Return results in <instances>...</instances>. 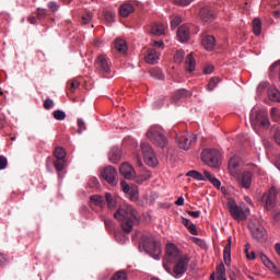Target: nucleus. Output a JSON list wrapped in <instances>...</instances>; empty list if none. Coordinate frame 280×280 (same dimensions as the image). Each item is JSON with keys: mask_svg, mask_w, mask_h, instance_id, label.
Wrapping results in <instances>:
<instances>
[{"mask_svg": "<svg viewBox=\"0 0 280 280\" xmlns=\"http://www.w3.org/2000/svg\"><path fill=\"white\" fill-rule=\"evenodd\" d=\"M190 257L182 253L178 247L173 244H166V255H164V270L175 278H182L188 270Z\"/></svg>", "mask_w": 280, "mask_h": 280, "instance_id": "obj_1", "label": "nucleus"}, {"mask_svg": "<svg viewBox=\"0 0 280 280\" xmlns=\"http://www.w3.org/2000/svg\"><path fill=\"white\" fill-rule=\"evenodd\" d=\"M114 217L121 222V228L126 233L131 232L139 220L137 210L130 205L121 206Z\"/></svg>", "mask_w": 280, "mask_h": 280, "instance_id": "obj_2", "label": "nucleus"}, {"mask_svg": "<svg viewBox=\"0 0 280 280\" xmlns=\"http://www.w3.org/2000/svg\"><path fill=\"white\" fill-rule=\"evenodd\" d=\"M141 246L153 259H160L162 253L161 244L152 235H143L140 242Z\"/></svg>", "mask_w": 280, "mask_h": 280, "instance_id": "obj_3", "label": "nucleus"}, {"mask_svg": "<svg viewBox=\"0 0 280 280\" xmlns=\"http://www.w3.org/2000/svg\"><path fill=\"white\" fill-rule=\"evenodd\" d=\"M249 120L255 131H257L258 128L268 129L270 127L268 114L264 110L252 109Z\"/></svg>", "mask_w": 280, "mask_h": 280, "instance_id": "obj_4", "label": "nucleus"}, {"mask_svg": "<svg viewBox=\"0 0 280 280\" xmlns=\"http://www.w3.org/2000/svg\"><path fill=\"white\" fill-rule=\"evenodd\" d=\"M147 137L152 141L158 148L164 149L167 145V138L163 135V129L160 126H153L147 132Z\"/></svg>", "mask_w": 280, "mask_h": 280, "instance_id": "obj_5", "label": "nucleus"}, {"mask_svg": "<svg viewBox=\"0 0 280 280\" xmlns=\"http://www.w3.org/2000/svg\"><path fill=\"white\" fill-rule=\"evenodd\" d=\"M201 160L208 166L218 168L221 165V153L218 150H203L201 152Z\"/></svg>", "mask_w": 280, "mask_h": 280, "instance_id": "obj_6", "label": "nucleus"}, {"mask_svg": "<svg viewBox=\"0 0 280 280\" xmlns=\"http://www.w3.org/2000/svg\"><path fill=\"white\" fill-rule=\"evenodd\" d=\"M96 71L100 75L104 78H109L110 70V60L106 55H100L95 62Z\"/></svg>", "mask_w": 280, "mask_h": 280, "instance_id": "obj_7", "label": "nucleus"}, {"mask_svg": "<svg viewBox=\"0 0 280 280\" xmlns=\"http://www.w3.org/2000/svg\"><path fill=\"white\" fill-rule=\"evenodd\" d=\"M228 210L231 214V217L236 220V221H245L247 220V214L245 210L237 206L236 201L234 199H229L228 200Z\"/></svg>", "mask_w": 280, "mask_h": 280, "instance_id": "obj_8", "label": "nucleus"}, {"mask_svg": "<svg viewBox=\"0 0 280 280\" xmlns=\"http://www.w3.org/2000/svg\"><path fill=\"white\" fill-rule=\"evenodd\" d=\"M141 149H142V154L144 156L145 163L151 167L156 166L159 164V161L156 159V155H155L152 147L147 142H142Z\"/></svg>", "mask_w": 280, "mask_h": 280, "instance_id": "obj_9", "label": "nucleus"}, {"mask_svg": "<svg viewBox=\"0 0 280 280\" xmlns=\"http://www.w3.org/2000/svg\"><path fill=\"white\" fill-rule=\"evenodd\" d=\"M175 142H177V147L179 149H183L184 151H187L190 149L192 144L197 142V136L196 135H183V136H177L175 138Z\"/></svg>", "mask_w": 280, "mask_h": 280, "instance_id": "obj_10", "label": "nucleus"}, {"mask_svg": "<svg viewBox=\"0 0 280 280\" xmlns=\"http://www.w3.org/2000/svg\"><path fill=\"white\" fill-rule=\"evenodd\" d=\"M261 201L265 210L272 211L277 207V191L275 189H270L265 192L261 197Z\"/></svg>", "mask_w": 280, "mask_h": 280, "instance_id": "obj_11", "label": "nucleus"}, {"mask_svg": "<svg viewBox=\"0 0 280 280\" xmlns=\"http://www.w3.org/2000/svg\"><path fill=\"white\" fill-rule=\"evenodd\" d=\"M249 230L254 240H256L257 242H267L268 233L262 225H256L255 223H250Z\"/></svg>", "mask_w": 280, "mask_h": 280, "instance_id": "obj_12", "label": "nucleus"}, {"mask_svg": "<svg viewBox=\"0 0 280 280\" xmlns=\"http://www.w3.org/2000/svg\"><path fill=\"white\" fill-rule=\"evenodd\" d=\"M102 178L105 179L112 186L118 184V173L115 167L107 166L101 172Z\"/></svg>", "mask_w": 280, "mask_h": 280, "instance_id": "obj_13", "label": "nucleus"}, {"mask_svg": "<svg viewBox=\"0 0 280 280\" xmlns=\"http://www.w3.org/2000/svg\"><path fill=\"white\" fill-rule=\"evenodd\" d=\"M253 183V173L243 172L238 177V185L245 189H249Z\"/></svg>", "mask_w": 280, "mask_h": 280, "instance_id": "obj_14", "label": "nucleus"}, {"mask_svg": "<svg viewBox=\"0 0 280 280\" xmlns=\"http://www.w3.org/2000/svg\"><path fill=\"white\" fill-rule=\"evenodd\" d=\"M199 18L205 23H212L215 20L214 13L209 8H201Z\"/></svg>", "mask_w": 280, "mask_h": 280, "instance_id": "obj_15", "label": "nucleus"}, {"mask_svg": "<svg viewBox=\"0 0 280 280\" xmlns=\"http://www.w3.org/2000/svg\"><path fill=\"white\" fill-rule=\"evenodd\" d=\"M217 39L213 35H206L201 39V45L207 51H212L215 47Z\"/></svg>", "mask_w": 280, "mask_h": 280, "instance_id": "obj_16", "label": "nucleus"}, {"mask_svg": "<svg viewBox=\"0 0 280 280\" xmlns=\"http://www.w3.org/2000/svg\"><path fill=\"white\" fill-rule=\"evenodd\" d=\"M149 32L153 36H163L165 34V25L161 22L151 23Z\"/></svg>", "mask_w": 280, "mask_h": 280, "instance_id": "obj_17", "label": "nucleus"}, {"mask_svg": "<svg viewBox=\"0 0 280 280\" xmlns=\"http://www.w3.org/2000/svg\"><path fill=\"white\" fill-rule=\"evenodd\" d=\"M177 38L180 43H186L190 38L189 27L187 25H182L177 28Z\"/></svg>", "mask_w": 280, "mask_h": 280, "instance_id": "obj_18", "label": "nucleus"}, {"mask_svg": "<svg viewBox=\"0 0 280 280\" xmlns=\"http://www.w3.org/2000/svg\"><path fill=\"white\" fill-rule=\"evenodd\" d=\"M120 174L126 178V179H131L135 177V170L131 165L128 163H124L120 166Z\"/></svg>", "mask_w": 280, "mask_h": 280, "instance_id": "obj_19", "label": "nucleus"}, {"mask_svg": "<svg viewBox=\"0 0 280 280\" xmlns=\"http://www.w3.org/2000/svg\"><path fill=\"white\" fill-rule=\"evenodd\" d=\"M192 94L191 92H188V90H177L175 94H173V101L175 102H183L190 97Z\"/></svg>", "mask_w": 280, "mask_h": 280, "instance_id": "obj_20", "label": "nucleus"}, {"mask_svg": "<svg viewBox=\"0 0 280 280\" xmlns=\"http://www.w3.org/2000/svg\"><path fill=\"white\" fill-rule=\"evenodd\" d=\"M160 59L159 52L154 48L148 49V54L145 56V60L150 65H155Z\"/></svg>", "mask_w": 280, "mask_h": 280, "instance_id": "obj_21", "label": "nucleus"}, {"mask_svg": "<svg viewBox=\"0 0 280 280\" xmlns=\"http://www.w3.org/2000/svg\"><path fill=\"white\" fill-rule=\"evenodd\" d=\"M185 65H186V70L188 72H194L195 71V68H196V59L194 57V54L190 52L186 56V59H185Z\"/></svg>", "mask_w": 280, "mask_h": 280, "instance_id": "obj_22", "label": "nucleus"}, {"mask_svg": "<svg viewBox=\"0 0 280 280\" xmlns=\"http://www.w3.org/2000/svg\"><path fill=\"white\" fill-rule=\"evenodd\" d=\"M121 159V151L119 148L114 147L109 152V161L117 164Z\"/></svg>", "mask_w": 280, "mask_h": 280, "instance_id": "obj_23", "label": "nucleus"}, {"mask_svg": "<svg viewBox=\"0 0 280 280\" xmlns=\"http://www.w3.org/2000/svg\"><path fill=\"white\" fill-rule=\"evenodd\" d=\"M231 250H232L231 241H229V243L225 245L223 249V259H224L225 266H231V262H232Z\"/></svg>", "mask_w": 280, "mask_h": 280, "instance_id": "obj_24", "label": "nucleus"}, {"mask_svg": "<svg viewBox=\"0 0 280 280\" xmlns=\"http://www.w3.org/2000/svg\"><path fill=\"white\" fill-rule=\"evenodd\" d=\"M133 12H135V7L131 3H125L120 7V15L122 18H128Z\"/></svg>", "mask_w": 280, "mask_h": 280, "instance_id": "obj_25", "label": "nucleus"}, {"mask_svg": "<svg viewBox=\"0 0 280 280\" xmlns=\"http://www.w3.org/2000/svg\"><path fill=\"white\" fill-rule=\"evenodd\" d=\"M115 48L118 52L120 54H126L128 50V46L125 39L122 38H117L115 42Z\"/></svg>", "mask_w": 280, "mask_h": 280, "instance_id": "obj_26", "label": "nucleus"}, {"mask_svg": "<svg viewBox=\"0 0 280 280\" xmlns=\"http://www.w3.org/2000/svg\"><path fill=\"white\" fill-rule=\"evenodd\" d=\"M253 32L255 36H260L262 33V22L259 18L253 20Z\"/></svg>", "mask_w": 280, "mask_h": 280, "instance_id": "obj_27", "label": "nucleus"}, {"mask_svg": "<svg viewBox=\"0 0 280 280\" xmlns=\"http://www.w3.org/2000/svg\"><path fill=\"white\" fill-rule=\"evenodd\" d=\"M205 179L209 180L215 188L221 187V182L208 171H203Z\"/></svg>", "mask_w": 280, "mask_h": 280, "instance_id": "obj_28", "label": "nucleus"}, {"mask_svg": "<svg viewBox=\"0 0 280 280\" xmlns=\"http://www.w3.org/2000/svg\"><path fill=\"white\" fill-rule=\"evenodd\" d=\"M228 276H229L230 280H243L242 272L237 268H235V267L231 268L228 271Z\"/></svg>", "mask_w": 280, "mask_h": 280, "instance_id": "obj_29", "label": "nucleus"}, {"mask_svg": "<svg viewBox=\"0 0 280 280\" xmlns=\"http://www.w3.org/2000/svg\"><path fill=\"white\" fill-rule=\"evenodd\" d=\"M268 96L270 101L280 103V90H277V88H270Z\"/></svg>", "mask_w": 280, "mask_h": 280, "instance_id": "obj_30", "label": "nucleus"}, {"mask_svg": "<svg viewBox=\"0 0 280 280\" xmlns=\"http://www.w3.org/2000/svg\"><path fill=\"white\" fill-rule=\"evenodd\" d=\"M93 19V12L85 10L81 16V25H88Z\"/></svg>", "mask_w": 280, "mask_h": 280, "instance_id": "obj_31", "label": "nucleus"}, {"mask_svg": "<svg viewBox=\"0 0 280 280\" xmlns=\"http://www.w3.org/2000/svg\"><path fill=\"white\" fill-rule=\"evenodd\" d=\"M261 262L265 265L268 269H275L276 265L268 258L266 254H260Z\"/></svg>", "mask_w": 280, "mask_h": 280, "instance_id": "obj_32", "label": "nucleus"}, {"mask_svg": "<svg viewBox=\"0 0 280 280\" xmlns=\"http://www.w3.org/2000/svg\"><path fill=\"white\" fill-rule=\"evenodd\" d=\"M240 166L238 160L236 158H232L229 161V171L231 174L236 173V168Z\"/></svg>", "mask_w": 280, "mask_h": 280, "instance_id": "obj_33", "label": "nucleus"}, {"mask_svg": "<svg viewBox=\"0 0 280 280\" xmlns=\"http://www.w3.org/2000/svg\"><path fill=\"white\" fill-rule=\"evenodd\" d=\"M220 83V79L218 77H212L208 84H207V90L208 91H214V89L217 88V85Z\"/></svg>", "mask_w": 280, "mask_h": 280, "instance_id": "obj_34", "label": "nucleus"}, {"mask_svg": "<svg viewBox=\"0 0 280 280\" xmlns=\"http://www.w3.org/2000/svg\"><path fill=\"white\" fill-rule=\"evenodd\" d=\"M186 176L197 180H206V177L197 171H189L188 173H186Z\"/></svg>", "mask_w": 280, "mask_h": 280, "instance_id": "obj_35", "label": "nucleus"}, {"mask_svg": "<svg viewBox=\"0 0 280 280\" xmlns=\"http://www.w3.org/2000/svg\"><path fill=\"white\" fill-rule=\"evenodd\" d=\"M54 156L56 160H66V151L62 148L57 147L54 151Z\"/></svg>", "mask_w": 280, "mask_h": 280, "instance_id": "obj_36", "label": "nucleus"}, {"mask_svg": "<svg viewBox=\"0 0 280 280\" xmlns=\"http://www.w3.org/2000/svg\"><path fill=\"white\" fill-rule=\"evenodd\" d=\"M90 199L95 206L103 207L105 205L104 198L100 195L91 196Z\"/></svg>", "mask_w": 280, "mask_h": 280, "instance_id": "obj_37", "label": "nucleus"}, {"mask_svg": "<svg viewBox=\"0 0 280 280\" xmlns=\"http://www.w3.org/2000/svg\"><path fill=\"white\" fill-rule=\"evenodd\" d=\"M150 74L151 77L158 79V80H163L164 79V74L163 71L159 68H153L150 70Z\"/></svg>", "mask_w": 280, "mask_h": 280, "instance_id": "obj_38", "label": "nucleus"}, {"mask_svg": "<svg viewBox=\"0 0 280 280\" xmlns=\"http://www.w3.org/2000/svg\"><path fill=\"white\" fill-rule=\"evenodd\" d=\"M54 165L58 172H61L66 166V159H59L54 161Z\"/></svg>", "mask_w": 280, "mask_h": 280, "instance_id": "obj_39", "label": "nucleus"}, {"mask_svg": "<svg viewBox=\"0 0 280 280\" xmlns=\"http://www.w3.org/2000/svg\"><path fill=\"white\" fill-rule=\"evenodd\" d=\"M52 116L56 120L58 121H62L66 119V114L65 112H62V109H56L54 113H52Z\"/></svg>", "mask_w": 280, "mask_h": 280, "instance_id": "obj_40", "label": "nucleus"}, {"mask_svg": "<svg viewBox=\"0 0 280 280\" xmlns=\"http://www.w3.org/2000/svg\"><path fill=\"white\" fill-rule=\"evenodd\" d=\"M185 58V51L183 49L177 50V52H175L174 59H175V63H182L184 61Z\"/></svg>", "mask_w": 280, "mask_h": 280, "instance_id": "obj_41", "label": "nucleus"}, {"mask_svg": "<svg viewBox=\"0 0 280 280\" xmlns=\"http://www.w3.org/2000/svg\"><path fill=\"white\" fill-rule=\"evenodd\" d=\"M80 85V82L75 79L68 82V90L73 93Z\"/></svg>", "mask_w": 280, "mask_h": 280, "instance_id": "obj_42", "label": "nucleus"}, {"mask_svg": "<svg viewBox=\"0 0 280 280\" xmlns=\"http://www.w3.org/2000/svg\"><path fill=\"white\" fill-rule=\"evenodd\" d=\"M279 71V88H280V60L273 62L271 66H270V72L275 73Z\"/></svg>", "mask_w": 280, "mask_h": 280, "instance_id": "obj_43", "label": "nucleus"}, {"mask_svg": "<svg viewBox=\"0 0 280 280\" xmlns=\"http://www.w3.org/2000/svg\"><path fill=\"white\" fill-rule=\"evenodd\" d=\"M110 280H127V273L125 271H117Z\"/></svg>", "mask_w": 280, "mask_h": 280, "instance_id": "obj_44", "label": "nucleus"}, {"mask_svg": "<svg viewBox=\"0 0 280 280\" xmlns=\"http://www.w3.org/2000/svg\"><path fill=\"white\" fill-rule=\"evenodd\" d=\"M249 248H250V245H249V244H246V245H245V249H244V253H245V255H246V258H247V259H256V254H255V252H250V254H249Z\"/></svg>", "mask_w": 280, "mask_h": 280, "instance_id": "obj_45", "label": "nucleus"}, {"mask_svg": "<svg viewBox=\"0 0 280 280\" xmlns=\"http://www.w3.org/2000/svg\"><path fill=\"white\" fill-rule=\"evenodd\" d=\"M105 198H106L108 208H109V209H113V208L115 207L116 202H115V200H114L112 194L107 192V194L105 195Z\"/></svg>", "mask_w": 280, "mask_h": 280, "instance_id": "obj_46", "label": "nucleus"}, {"mask_svg": "<svg viewBox=\"0 0 280 280\" xmlns=\"http://www.w3.org/2000/svg\"><path fill=\"white\" fill-rule=\"evenodd\" d=\"M115 19H116V13H115V12H113V11H106V12H105V20H106L108 23L115 22Z\"/></svg>", "mask_w": 280, "mask_h": 280, "instance_id": "obj_47", "label": "nucleus"}, {"mask_svg": "<svg viewBox=\"0 0 280 280\" xmlns=\"http://www.w3.org/2000/svg\"><path fill=\"white\" fill-rule=\"evenodd\" d=\"M225 276V266L220 264L217 266V277H224Z\"/></svg>", "mask_w": 280, "mask_h": 280, "instance_id": "obj_48", "label": "nucleus"}, {"mask_svg": "<svg viewBox=\"0 0 280 280\" xmlns=\"http://www.w3.org/2000/svg\"><path fill=\"white\" fill-rule=\"evenodd\" d=\"M182 23V18L176 16L175 19H173V21H171V28L175 30Z\"/></svg>", "mask_w": 280, "mask_h": 280, "instance_id": "obj_49", "label": "nucleus"}, {"mask_svg": "<svg viewBox=\"0 0 280 280\" xmlns=\"http://www.w3.org/2000/svg\"><path fill=\"white\" fill-rule=\"evenodd\" d=\"M54 106H55V103H54V101H51V98H46V100H45V102H44V108H45L46 110H49V109L54 108Z\"/></svg>", "mask_w": 280, "mask_h": 280, "instance_id": "obj_50", "label": "nucleus"}, {"mask_svg": "<svg viewBox=\"0 0 280 280\" xmlns=\"http://www.w3.org/2000/svg\"><path fill=\"white\" fill-rule=\"evenodd\" d=\"M194 2V0H175V4L179 7H188Z\"/></svg>", "mask_w": 280, "mask_h": 280, "instance_id": "obj_51", "label": "nucleus"}, {"mask_svg": "<svg viewBox=\"0 0 280 280\" xmlns=\"http://www.w3.org/2000/svg\"><path fill=\"white\" fill-rule=\"evenodd\" d=\"M37 20H43L46 18V10L45 9H37L36 12Z\"/></svg>", "mask_w": 280, "mask_h": 280, "instance_id": "obj_52", "label": "nucleus"}, {"mask_svg": "<svg viewBox=\"0 0 280 280\" xmlns=\"http://www.w3.org/2000/svg\"><path fill=\"white\" fill-rule=\"evenodd\" d=\"M189 231L190 235H198L197 226L194 223H190L187 228Z\"/></svg>", "mask_w": 280, "mask_h": 280, "instance_id": "obj_53", "label": "nucleus"}, {"mask_svg": "<svg viewBox=\"0 0 280 280\" xmlns=\"http://www.w3.org/2000/svg\"><path fill=\"white\" fill-rule=\"evenodd\" d=\"M129 192H130V199L132 201H137L139 197L138 190L136 188H132Z\"/></svg>", "mask_w": 280, "mask_h": 280, "instance_id": "obj_54", "label": "nucleus"}, {"mask_svg": "<svg viewBox=\"0 0 280 280\" xmlns=\"http://www.w3.org/2000/svg\"><path fill=\"white\" fill-rule=\"evenodd\" d=\"M78 133H82L86 128H85V124L82 119H78Z\"/></svg>", "mask_w": 280, "mask_h": 280, "instance_id": "obj_55", "label": "nucleus"}, {"mask_svg": "<svg viewBox=\"0 0 280 280\" xmlns=\"http://www.w3.org/2000/svg\"><path fill=\"white\" fill-rule=\"evenodd\" d=\"M8 265V256L0 253V267H5Z\"/></svg>", "mask_w": 280, "mask_h": 280, "instance_id": "obj_56", "label": "nucleus"}, {"mask_svg": "<svg viewBox=\"0 0 280 280\" xmlns=\"http://www.w3.org/2000/svg\"><path fill=\"white\" fill-rule=\"evenodd\" d=\"M8 167V159L4 156H0V170H4Z\"/></svg>", "mask_w": 280, "mask_h": 280, "instance_id": "obj_57", "label": "nucleus"}, {"mask_svg": "<svg viewBox=\"0 0 280 280\" xmlns=\"http://www.w3.org/2000/svg\"><path fill=\"white\" fill-rule=\"evenodd\" d=\"M48 8L51 10V12H57L59 10V5L54 1L48 3Z\"/></svg>", "mask_w": 280, "mask_h": 280, "instance_id": "obj_58", "label": "nucleus"}, {"mask_svg": "<svg viewBox=\"0 0 280 280\" xmlns=\"http://www.w3.org/2000/svg\"><path fill=\"white\" fill-rule=\"evenodd\" d=\"M89 185L94 188V187H97L98 186V179L95 178V177H92L90 180H89Z\"/></svg>", "mask_w": 280, "mask_h": 280, "instance_id": "obj_59", "label": "nucleus"}, {"mask_svg": "<svg viewBox=\"0 0 280 280\" xmlns=\"http://www.w3.org/2000/svg\"><path fill=\"white\" fill-rule=\"evenodd\" d=\"M187 213H188V215H190V217L197 219V218L200 217L201 211H187Z\"/></svg>", "mask_w": 280, "mask_h": 280, "instance_id": "obj_60", "label": "nucleus"}, {"mask_svg": "<svg viewBox=\"0 0 280 280\" xmlns=\"http://www.w3.org/2000/svg\"><path fill=\"white\" fill-rule=\"evenodd\" d=\"M104 222H105V225L108 230H110L114 225V222H113L112 219H105Z\"/></svg>", "mask_w": 280, "mask_h": 280, "instance_id": "obj_61", "label": "nucleus"}, {"mask_svg": "<svg viewBox=\"0 0 280 280\" xmlns=\"http://www.w3.org/2000/svg\"><path fill=\"white\" fill-rule=\"evenodd\" d=\"M164 46L163 40H153L154 48H162Z\"/></svg>", "mask_w": 280, "mask_h": 280, "instance_id": "obj_62", "label": "nucleus"}, {"mask_svg": "<svg viewBox=\"0 0 280 280\" xmlns=\"http://www.w3.org/2000/svg\"><path fill=\"white\" fill-rule=\"evenodd\" d=\"M273 139H275L276 143L280 145V130H277L275 132Z\"/></svg>", "mask_w": 280, "mask_h": 280, "instance_id": "obj_63", "label": "nucleus"}, {"mask_svg": "<svg viewBox=\"0 0 280 280\" xmlns=\"http://www.w3.org/2000/svg\"><path fill=\"white\" fill-rule=\"evenodd\" d=\"M122 190L127 194L130 192L131 188L126 182H121Z\"/></svg>", "mask_w": 280, "mask_h": 280, "instance_id": "obj_64", "label": "nucleus"}]
</instances>
